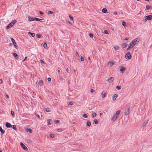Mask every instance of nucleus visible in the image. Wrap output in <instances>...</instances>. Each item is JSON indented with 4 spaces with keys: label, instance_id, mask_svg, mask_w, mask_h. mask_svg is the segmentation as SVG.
<instances>
[{
    "label": "nucleus",
    "instance_id": "17",
    "mask_svg": "<svg viewBox=\"0 0 152 152\" xmlns=\"http://www.w3.org/2000/svg\"><path fill=\"white\" fill-rule=\"evenodd\" d=\"M5 126L7 128H9L11 127V124L10 123L7 122L5 124Z\"/></svg>",
    "mask_w": 152,
    "mask_h": 152
},
{
    "label": "nucleus",
    "instance_id": "3",
    "mask_svg": "<svg viewBox=\"0 0 152 152\" xmlns=\"http://www.w3.org/2000/svg\"><path fill=\"white\" fill-rule=\"evenodd\" d=\"M139 41V39L136 38L132 40L130 43H131V44L134 47V46Z\"/></svg>",
    "mask_w": 152,
    "mask_h": 152
},
{
    "label": "nucleus",
    "instance_id": "5",
    "mask_svg": "<svg viewBox=\"0 0 152 152\" xmlns=\"http://www.w3.org/2000/svg\"><path fill=\"white\" fill-rule=\"evenodd\" d=\"M130 110V107L129 106H128L125 110V112L124 113V115L126 116L129 114V110Z\"/></svg>",
    "mask_w": 152,
    "mask_h": 152
},
{
    "label": "nucleus",
    "instance_id": "29",
    "mask_svg": "<svg viewBox=\"0 0 152 152\" xmlns=\"http://www.w3.org/2000/svg\"><path fill=\"white\" fill-rule=\"evenodd\" d=\"M86 125L87 126L90 127L91 125V123L89 121H88L86 122Z\"/></svg>",
    "mask_w": 152,
    "mask_h": 152
},
{
    "label": "nucleus",
    "instance_id": "28",
    "mask_svg": "<svg viewBox=\"0 0 152 152\" xmlns=\"http://www.w3.org/2000/svg\"><path fill=\"white\" fill-rule=\"evenodd\" d=\"M14 56L16 58H18V55L16 53H13Z\"/></svg>",
    "mask_w": 152,
    "mask_h": 152
},
{
    "label": "nucleus",
    "instance_id": "10",
    "mask_svg": "<svg viewBox=\"0 0 152 152\" xmlns=\"http://www.w3.org/2000/svg\"><path fill=\"white\" fill-rule=\"evenodd\" d=\"M120 70L121 72L122 73L124 72V71L126 70L125 67H124L123 66H120Z\"/></svg>",
    "mask_w": 152,
    "mask_h": 152
},
{
    "label": "nucleus",
    "instance_id": "44",
    "mask_svg": "<svg viewBox=\"0 0 152 152\" xmlns=\"http://www.w3.org/2000/svg\"><path fill=\"white\" fill-rule=\"evenodd\" d=\"M11 115H12V116L14 115H15L14 112L13 111H11Z\"/></svg>",
    "mask_w": 152,
    "mask_h": 152
},
{
    "label": "nucleus",
    "instance_id": "41",
    "mask_svg": "<svg viewBox=\"0 0 152 152\" xmlns=\"http://www.w3.org/2000/svg\"><path fill=\"white\" fill-rule=\"evenodd\" d=\"M73 105V102H70L68 103V105L69 106H72Z\"/></svg>",
    "mask_w": 152,
    "mask_h": 152
},
{
    "label": "nucleus",
    "instance_id": "38",
    "mask_svg": "<svg viewBox=\"0 0 152 152\" xmlns=\"http://www.w3.org/2000/svg\"><path fill=\"white\" fill-rule=\"evenodd\" d=\"M116 88L118 90H119L121 89V86H117L116 87Z\"/></svg>",
    "mask_w": 152,
    "mask_h": 152
},
{
    "label": "nucleus",
    "instance_id": "11",
    "mask_svg": "<svg viewBox=\"0 0 152 152\" xmlns=\"http://www.w3.org/2000/svg\"><path fill=\"white\" fill-rule=\"evenodd\" d=\"M106 95V93L104 91H103L102 92L101 94V96H102V98H104L105 97Z\"/></svg>",
    "mask_w": 152,
    "mask_h": 152
},
{
    "label": "nucleus",
    "instance_id": "31",
    "mask_svg": "<svg viewBox=\"0 0 152 152\" xmlns=\"http://www.w3.org/2000/svg\"><path fill=\"white\" fill-rule=\"evenodd\" d=\"M109 64L111 65V66H113L114 64V62H113V61H110L109 62Z\"/></svg>",
    "mask_w": 152,
    "mask_h": 152
},
{
    "label": "nucleus",
    "instance_id": "43",
    "mask_svg": "<svg viewBox=\"0 0 152 152\" xmlns=\"http://www.w3.org/2000/svg\"><path fill=\"white\" fill-rule=\"evenodd\" d=\"M74 72L75 73V75H76V76H77L78 74V72H77L75 70H74Z\"/></svg>",
    "mask_w": 152,
    "mask_h": 152
},
{
    "label": "nucleus",
    "instance_id": "59",
    "mask_svg": "<svg viewBox=\"0 0 152 152\" xmlns=\"http://www.w3.org/2000/svg\"><path fill=\"white\" fill-rule=\"evenodd\" d=\"M2 83V80H0V83Z\"/></svg>",
    "mask_w": 152,
    "mask_h": 152
},
{
    "label": "nucleus",
    "instance_id": "2",
    "mask_svg": "<svg viewBox=\"0 0 152 152\" xmlns=\"http://www.w3.org/2000/svg\"><path fill=\"white\" fill-rule=\"evenodd\" d=\"M152 19V14L145 16L144 18L143 21L144 22H145L147 20H151Z\"/></svg>",
    "mask_w": 152,
    "mask_h": 152
},
{
    "label": "nucleus",
    "instance_id": "52",
    "mask_svg": "<svg viewBox=\"0 0 152 152\" xmlns=\"http://www.w3.org/2000/svg\"><path fill=\"white\" fill-rule=\"evenodd\" d=\"M95 91L93 89H91V92L92 93L94 92Z\"/></svg>",
    "mask_w": 152,
    "mask_h": 152
},
{
    "label": "nucleus",
    "instance_id": "23",
    "mask_svg": "<svg viewBox=\"0 0 152 152\" xmlns=\"http://www.w3.org/2000/svg\"><path fill=\"white\" fill-rule=\"evenodd\" d=\"M114 49L115 50H119L120 48L118 46L115 45L114 46Z\"/></svg>",
    "mask_w": 152,
    "mask_h": 152
},
{
    "label": "nucleus",
    "instance_id": "37",
    "mask_svg": "<svg viewBox=\"0 0 152 152\" xmlns=\"http://www.w3.org/2000/svg\"><path fill=\"white\" fill-rule=\"evenodd\" d=\"M69 18L70 19V20H72V21H73V17L71 15H69Z\"/></svg>",
    "mask_w": 152,
    "mask_h": 152
},
{
    "label": "nucleus",
    "instance_id": "42",
    "mask_svg": "<svg viewBox=\"0 0 152 152\" xmlns=\"http://www.w3.org/2000/svg\"><path fill=\"white\" fill-rule=\"evenodd\" d=\"M50 137L52 138H53L54 137V135L53 134H50Z\"/></svg>",
    "mask_w": 152,
    "mask_h": 152
},
{
    "label": "nucleus",
    "instance_id": "54",
    "mask_svg": "<svg viewBox=\"0 0 152 152\" xmlns=\"http://www.w3.org/2000/svg\"><path fill=\"white\" fill-rule=\"evenodd\" d=\"M51 78L50 77H48V81H51Z\"/></svg>",
    "mask_w": 152,
    "mask_h": 152
},
{
    "label": "nucleus",
    "instance_id": "24",
    "mask_svg": "<svg viewBox=\"0 0 152 152\" xmlns=\"http://www.w3.org/2000/svg\"><path fill=\"white\" fill-rule=\"evenodd\" d=\"M146 9L148 10L151 9H152V7L151 6H148V5H147L146 6Z\"/></svg>",
    "mask_w": 152,
    "mask_h": 152
},
{
    "label": "nucleus",
    "instance_id": "13",
    "mask_svg": "<svg viewBox=\"0 0 152 152\" xmlns=\"http://www.w3.org/2000/svg\"><path fill=\"white\" fill-rule=\"evenodd\" d=\"M28 21L30 22H31L35 20L34 18H33L30 16L28 17Z\"/></svg>",
    "mask_w": 152,
    "mask_h": 152
},
{
    "label": "nucleus",
    "instance_id": "56",
    "mask_svg": "<svg viewBox=\"0 0 152 152\" xmlns=\"http://www.w3.org/2000/svg\"><path fill=\"white\" fill-rule=\"evenodd\" d=\"M148 120H147L145 122V125H146L147 124V123H148Z\"/></svg>",
    "mask_w": 152,
    "mask_h": 152
},
{
    "label": "nucleus",
    "instance_id": "50",
    "mask_svg": "<svg viewBox=\"0 0 152 152\" xmlns=\"http://www.w3.org/2000/svg\"><path fill=\"white\" fill-rule=\"evenodd\" d=\"M40 62L41 63V64H44L45 63H44V62L42 60H40Z\"/></svg>",
    "mask_w": 152,
    "mask_h": 152
},
{
    "label": "nucleus",
    "instance_id": "36",
    "mask_svg": "<svg viewBox=\"0 0 152 152\" xmlns=\"http://www.w3.org/2000/svg\"><path fill=\"white\" fill-rule=\"evenodd\" d=\"M83 118H87L88 117V115L86 114H84L83 115Z\"/></svg>",
    "mask_w": 152,
    "mask_h": 152
},
{
    "label": "nucleus",
    "instance_id": "8",
    "mask_svg": "<svg viewBox=\"0 0 152 152\" xmlns=\"http://www.w3.org/2000/svg\"><path fill=\"white\" fill-rule=\"evenodd\" d=\"M20 145L21 147L23 148V150L25 151H27L28 150L27 147L22 142H20Z\"/></svg>",
    "mask_w": 152,
    "mask_h": 152
},
{
    "label": "nucleus",
    "instance_id": "6",
    "mask_svg": "<svg viewBox=\"0 0 152 152\" xmlns=\"http://www.w3.org/2000/svg\"><path fill=\"white\" fill-rule=\"evenodd\" d=\"M125 58L126 59L129 60L131 58V53L130 52H128L126 55Z\"/></svg>",
    "mask_w": 152,
    "mask_h": 152
},
{
    "label": "nucleus",
    "instance_id": "1",
    "mask_svg": "<svg viewBox=\"0 0 152 152\" xmlns=\"http://www.w3.org/2000/svg\"><path fill=\"white\" fill-rule=\"evenodd\" d=\"M120 112L121 111L119 110H118L117 111L116 113L112 118L111 119L112 121H115L117 119L120 114Z\"/></svg>",
    "mask_w": 152,
    "mask_h": 152
},
{
    "label": "nucleus",
    "instance_id": "19",
    "mask_svg": "<svg viewBox=\"0 0 152 152\" xmlns=\"http://www.w3.org/2000/svg\"><path fill=\"white\" fill-rule=\"evenodd\" d=\"M127 44H126V43H124L122 44L121 47L122 48H124L127 46Z\"/></svg>",
    "mask_w": 152,
    "mask_h": 152
},
{
    "label": "nucleus",
    "instance_id": "15",
    "mask_svg": "<svg viewBox=\"0 0 152 152\" xmlns=\"http://www.w3.org/2000/svg\"><path fill=\"white\" fill-rule=\"evenodd\" d=\"M48 125H51L53 123V121L51 119H48L47 121Z\"/></svg>",
    "mask_w": 152,
    "mask_h": 152
},
{
    "label": "nucleus",
    "instance_id": "60",
    "mask_svg": "<svg viewBox=\"0 0 152 152\" xmlns=\"http://www.w3.org/2000/svg\"><path fill=\"white\" fill-rule=\"evenodd\" d=\"M99 115H101H101H103V113H100Z\"/></svg>",
    "mask_w": 152,
    "mask_h": 152
},
{
    "label": "nucleus",
    "instance_id": "14",
    "mask_svg": "<svg viewBox=\"0 0 152 152\" xmlns=\"http://www.w3.org/2000/svg\"><path fill=\"white\" fill-rule=\"evenodd\" d=\"M114 78L113 77H110L108 79V82L109 83H111L113 81V80H114Z\"/></svg>",
    "mask_w": 152,
    "mask_h": 152
},
{
    "label": "nucleus",
    "instance_id": "48",
    "mask_svg": "<svg viewBox=\"0 0 152 152\" xmlns=\"http://www.w3.org/2000/svg\"><path fill=\"white\" fill-rule=\"evenodd\" d=\"M37 36L38 38H40L41 37V35L39 34H37Z\"/></svg>",
    "mask_w": 152,
    "mask_h": 152
},
{
    "label": "nucleus",
    "instance_id": "39",
    "mask_svg": "<svg viewBox=\"0 0 152 152\" xmlns=\"http://www.w3.org/2000/svg\"><path fill=\"white\" fill-rule=\"evenodd\" d=\"M60 121L58 120H56L55 121V123L56 124H58L60 123Z\"/></svg>",
    "mask_w": 152,
    "mask_h": 152
},
{
    "label": "nucleus",
    "instance_id": "32",
    "mask_svg": "<svg viewBox=\"0 0 152 152\" xmlns=\"http://www.w3.org/2000/svg\"><path fill=\"white\" fill-rule=\"evenodd\" d=\"M92 117L93 118H94L97 115L95 113H92Z\"/></svg>",
    "mask_w": 152,
    "mask_h": 152
},
{
    "label": "nucleus",
    "instance_id": "55",
    "mask_svg": "<svg viewBox=\"0 0 152 152\" xmlns=\"http://www.w3.org/2000/svg\"><path fill=\"white\" fill-rule=\"evenodd\" d=\"M117 14V12H115L113 13V14L115 15H116Z\"/></svg>",
    "mask_w": 152,
    "mask_h": 152
},
{
    "label": "nucleus",
    "instance_id": "22",
    "mask_svg": "<svg viewBox=\"0 0 152 152\" xmlns=\"http://www.w3.org/2000/svg\"><path fill=\"white\" fill-rule=\"evenodd\" d=\"M122 26L124 27L125 28L126 27V23L124 21H122Z\"/></svg>",
    "mask_w": 152,
    "mask_h": 152
},
{
    "label": "nucleus",
    "instance_id": "4",
    "mask_svg": "<svg viewBox=\"0 0 152 152\" xmlns=\"http://www.w3.org/2000/svg\"><path fill=\"white\" fill-rule=\"evenodd\" d=\"M16 22L17 21L16 20H14L8 25V26L6 28L8 29L12 27L16 23Z\"/></svg>",
    "mask_w": 152,
    "mask_h": 152
},
{
    "label": "nucleus",
    "instance_id": "25",
    "mask_svg": "<svg viewBox=\"0 0 152 152\" xmlns=\"http://www.w3.org/2000/svg\"><path fill=\"white\" fill-rule=\"evenodd\" d=\"M0 131L2 134H4L5 133V131L0 126Z\"/></svg>",
    "mask_w": 152,
    "mask_h": 152
},
{
    "label": "nucleus",
    "instance_id": "61",
    "mask_svg": "<svg viewBox=\"0 0 152 152\" xmlns=\"http://www.w3.org/2000/svg\"><path fill=\"white\" fill-rule=\"evenodd\" d=\"M128 39V38H126L125 39V40H127Z\"/></svg>",
    "mask_w": 152,
    "mask_h": 152
},
{
    "label": "nucleus",
    "instance_id": "12",
    "mask_svg": "<svg viewBox=\"0 0 152 152\" xmlns=\"http://www.w3.org/2000/svg\"><path fill=\"white\" fill-rule=\"evenodd\" d=\"M118 96V95L117 94H115L114 95L113 97V101H115L117 97Z\"/></svg>",
    "mask_w": 152,
    "mask_h": 152
},
{
    "label": "nucleus",
    "instance_id": "53",
    "mask_svg": "<svg viewBox=\"0 0 152 152\" xmlns=\"http://www.w3.org/2000/svg\"><path fill=\"white\" fill-rule=\"evenodd\" d=\"M5 96L6 98L7 99L9 98V96L7 95H6Z\"/></svg>",
    "mask_w": 152,
    "mask_h": 152
},
{
    "label": "nucleus",
    "instance_id": "18",
    "mask_svg": "<svg viewBox=\"0 0 152 152\" xmlns=\"http://www.w3.org/2000/svg\"><path fill=\"white\" fill-rule=\"evenodd\" d=\"M102 12L104 13H107L108 12H107V9L105 8H104L102 10Z\"/></svg>",
    "mask_w": 152,
    "mask_h": 152
},
{
    "label": "nucleus",
    "instance_id": "49",
    "mask_svg": "<svg viewBox=\"0 0 152 152\" xmlns=\"http://www.w3.org/2000/svg\"><path fill=\"white\" fill-rule=\"evenodd\" d=\"M39 13L41 15H43L44 14V13L42 11H39Z\"/></svg>",
    "mask_w": 152,
    "mask_h": 152
},
{
    "label": "nucleus",
    "instance_id": "33",
    "mask_svg": "<svg viewBox=\"0 0 152 152\" xmlns=\"http://www.w3.org/2000/svg\"><path fill=\"white\" fill-rule=\"evenodd\" d=\"M42 45H43V47L44 48H45L47 47V44L46 43H42Z\"/></svg>",
    "mask_w": 152,
    "mask_h": 152
},
{
    "label": "nucleus",
    "instance_id": "47",
    "mask_svg": "<svg viewBox=\"0 0 152 152\" xmlns=\"http://www.w3.org/2000/svg\"><path fill=\"white\" fill-rule=\"evenodd\" d=\"M104 33L105 34H108V31L107 30H105L104 31Z\"/></svg>",
    "mask_w": 152,
    "mask_h": 152
},
{
    "label": "nucleus",
    "instance_id": "40",
    "mask_svg": "<svg viewBox=\"0 0 152 152\" xmlns=\"http://www.w3.org/2000/svg\"><path fill=\"white\" fill-rule=\"evenodd\" d=\"M64 130V129H58L57 131L58 132H62V131H63Z\"/></svg>",
    "mask_w": 152,
    "mask_h": 152
},
{
    "label": "nucleus",
    "instance_id": "26",
    "mask_svg": "<svg viewBox=\"0 0 152 152\" xmlns=\"http://www.w3.org/2000/svg\"><path fill=\"white\" fill-rule=\"evenodd\" d=\"M47 13L48 15H52L53 13V12L52 11L48 10L47 11Z\"/></svg>",
    "mask_w": 152,
    "mask_h": 152
},
{
    "label": "nucleus",
    "instance_id": "7",
    "mask_svg": "<svg viewBox=\"0 0 152 152\" xmlns=\"http://www.w3.org/2000/svg\"><path fill=\"white\" fill-rule=\"evenodd\" d=\"M11 40L12 42L13 43V44L15 47V48L16 49H18V46H17L16 43L15 42V40L13 38H11Z\"/></svg>",
    "mask_w": 152,
    "mask_h": 152
},
{
    "label": "nucleus",
    "instance_id": "27",
    "mask_svg": "<svg viewBox=\"0 0 152 152\" xmlns=\"http://www.w3.org/2000/svg\"><path fill=\"white\" fill-rule=\"evenodd\" d=\"M12 128L14 130H17L16 126V125H14L12 126Z\"/></svg>",
    "mask_w": 152,
    "mask_h": 152
},
{
    "label": "nucleus",
    "instance_id": "57",
    "mask_svg": "<svg viewBox=\"0 0 152 152\" xmlns=\"http://www.w3.org/2000/svg\"><path fill=\"white\" fill-rule=\"evenodd\" d=\"M36 117H37V118H39V117H40V116H39V115H38V114H37V115H36Z\"/></svg>",
    "mask_w": 152,
    "mask_h": 152
},
{
    "label": "nucleus",
    "instance_id": "64",
    "mask_svg": "<svg viewBox=\"0 0 152 152\" xmlns=\"http://www.w3.org/2000/svg\"><path fill=\"white\" fill-rule=\"evenodd\" d=\"M58 72L59 73H60V70H58Z\"/></svg>",
    "mask_w": 152,
    "mask_h": 152
},
{
    "label": "nucleus",
    "instance_id": "16",
    "mask_svg": "<svg viewBox=\"0 0 152 152\" xmlns=\"http://www.w3.org/2000/svg\"><path fill=\"white\" fill-rule=\"evenodd\" d=\"M26 130V132H29L30 133L32 132V130L29 128H27Z\"/></svg>",
    "mask_w": 152,
    "mask_h": 152
},
{
    "label": "nucleus",
    "instance_id": "21",
    "mask_svg": "<svg viewBox=\"0 0 152 152\" xmlns=\"http://www.w3.org/2000/svg\"><path fill=\"white\" fill-rule=\"evenodd\" d=\"M133 47H134V46H132V45H131V43H130V46L128 47V48H127V50H129L131 49Z\"/></svg>",
    "mask_w": 152,
    "mask_h": 152
},
{
    "label": "nucleus",
    "instance_id": "9",
    "mask_svg": "<svg viewBox=\"0 0 152 152\" xmlns=\"http://www.w3.org/2000/svg\"><path fill=\"white\" fill-rule=\"evenodd\" d=\"M43 84V81L42 80H40L39 82H37L36 83V85L38 86H42Z\"/></svg>",
    "mask_w": 152,
    "mask_h": 152
},
{
    "label": "nucleus",
    "instance_id": "51",
    "mask_svg": "<svg viewBox=\"0 0 152 152\" xmlns=\"http://www.w3.org/2000/svg\"><path fill=\"white\" fill-rule=\"evenodd\" d=\"M75 55H76V56L77 57L78 56H79L78 53L77 52H75Z\"/></svg>",
    "mask_w": 152,
    "mask_h": 152
},
{
    "label": "nucleus",
    "instance_id": "20",
    "mask_svg": "<svg viewBox=\"0 0 152 152\" xmlns=\"http://www.w3.org/2000/svg\"><path fill=\"white\" fill-rule=\"evenodd\" d=\"M28 34H30L31 37H34L35 36V34L34 33H32L30 32H28Z\"/></svg>",
    "mask_w": 152,
    "mask_h": 152
},
{
    "label": "nucleus",
    "instance_id": "62",
    "mask_svg": "<svg viewBox=\"0 0 152 152\" xmlns=\"http://www.w3.org/2000/svg\"><path fill=\"white\" fill-rule=\"evenodd\" d=\"M9 45L10 46H11L12 45V43H10Z\"/></svg>",
    "mask_w": 152,
    "mask_h": 152
},
{
    "label": "nucleus",
    "instance_id": "63",
    "mask_svg": "<svg viewBox=\"0 0 152 152\" xmlns=\"http://www.w3.org/2000/svg\"><path fill=\"white\" fill-rule=\"evenodd\" d=\"M27 58V57H25L24 59L26 60Z\"/></svg>",
    "mask_w": 152,
    "mask_h": 152
},
{
    "label": "nucleus",
    "instance_id": "35",
    "mask_svg": "<svg viewBox=\"0 0 152 152\" xmlns=\"http://www.w3.org/2000/svg\"><path fill=\"white\" fill-rule=\"evenodd\" d=\"M44 110L47 112H50V110L49 108H44Z\"/></svg>",
    "mask_w": 152,
    "mask_h": 152
},
{
    "label": "nucleus",
    "instance_id": "34",
    "mask_svg": "<svg viewBox=\"0 0 152 152\" xmlns=\"http://www.w3.org/2000/svg\"><path fill=\"white\" fill-rule=\"evenodd\" d=\"M34 19H35V20H36V21H40L42 20V19H39V18H34Z\"/></svg>",
    "mask_w": 152,
    "mask_h": 152
},
{
    "label": "nucleus",
    "instance_id": "58",
    "mask_svg": "<svg viewBox=\"0 0 152 152\" xmlns=\"http://www.w3.org/2000/svg\"><path fill=\"white\" fill-rule=\"evenodd\" d=\"M66 72H67L68 73V72H68V71H69V69H68V68H66Z\"/></svg>",
    "mask_w": 152,
    "mask_h": 152
},
{
    "label": "nucleus",
    "instance_id": "30",
    "mask_svg": "<svg viewBox=\"0 0 152 152\" xmlns=\"http://www.w3.org/2000/svg\"><path fill=\"white\" fill-rule=\"evenodd\" d=\"M93 123L95 124H98V121L97 119H94L93 121Z\"/></svg>",
    "mask_w": 152,
    "mask_h": 152
},
{
    "label": "nucleus",
    "instance_id": "45",
    "mask_svg": "<svg viewBox=\"0 0 152 152\" xmlns=\"http://www.w3.org/2000/svg\"><path fill=\"white\" fill-rule=\"evenodd\" d=\"M89 36L91 38H93V35L92 34H89Z\"/></svg>",
    "mask_w": 152,
    "mask_h": 152
},
{
    "label": "nucleus",
    "instance_id": "46",
    "mask_svg": "<svg viewBox=\"0 0 152 152\" xmlns=\"http://www.w3.org/2000/svg\"><path fill=\"white\" fill-rule=\"evenodd\" d=\"M80 60L81 61H84V58L83 57H82V56H81L80 57Z\"/></svg>",
    "mask_w": 152,
    "mask_h": 152
}]
</instances>
